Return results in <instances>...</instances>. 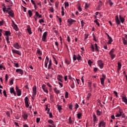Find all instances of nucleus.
<instances>
[{
    "mask_svg": "<svg viewBox=\"0 0 127 127\" xmlns=\"http://www.w3.org/2000/svg\"><path fill=\"white\" fill-rule=\"evenodd\" d=\"M79 108V105L77 103L75 104V109H78Z\"/></svg>",
    "mask_w": 127,
    "mask_h": 127,
    "instance_id": "nucleus-64",
    "label": "nucleus"
},
{
    "mask_svg": "<svg viewBox=\"0 0 127 127\" xmlns=\"http://www.w3.org/2000/svg\"><path fill=\"white\" fill-rule=\"evenodd\" d=\"M90 48L92 52H95V48H94V45H91Z\"/></svg>",
    "mask_w": 127,
    "mask_h": 127,
    "instance_id": "nucleus-41",
    "label": "nucleus"
},
{
    "mask_svg": "<svg viewBox=\"0 0 127 127\" xmlns=\"http://www.w3.org/2000/svg\"><path fill=\"white\" fill-rule=\"evenodd\" d=\"M101 7H102V3L99 4L98 5V7L96 8V10H99V9H100V8H101Z\"/></svg>",
    "mask_w": 127,
    "mask_h": 127,
    "instance_id": "nucleus-56",
    "label": "nucleus"
},
{
    "mask_svg": "<svg viewBox=\"0 0 127 127\" xmlns=\"http://www.w3.org/2000/svg\"><path fill=\"white\" fill-rule=\"evenodd\" d=\"M122 100L125 103V104L126 105H127V97H122Z\"/></svg>",
    "mask_w": 127,
    "mask_h": 127,
    "instance_id": "nucleus-30",
    "label": "nucleus"
},
{
    "mask_svg": "<svg viewBox=\"0 0 127 127\" xmlns=\"http://www.w3.org/2000/svg\"><path fill=\"white\" fill-rule=\"evenodd\" d=\"M124 113V112H123V110L122 109H119V113H118L115 117L116 118H120V117H121L122 115H123V114Z\"/></svg>",
    "mask_w": 127,
    "mask_h": 127,
    "instance_id": "nucleus-11",
    "label": "nucleus"
},
{
    "mask_svg": "<svg viewBox=\"0 0 127 127\" xmlns=\"http://www.w3.org/2000/svg\"><path fill=\"white\" fill-rule=\"evenodd\" d=\"M42 89H43L44 92H45V93H46V94H48V93H49V92H48V88H47L46 87V85L43 84L42 85Z\"/></svg>",
    "mask_w": 127,
    "mask_h": 127,
    "instance_id": "nucleus-9",
    "label": "nucleus"
},
{
    "mask_svg": "<svg viewBox=\"0 0 127 127\" xmlns=\"http://www.w3.org/2000/svg\"><path fill=\"white\" fill-rule=\"evenodd\" d=\"M80 23L81 24V27L83 28V27H84V26L85 25V22H84L83 20H81L80 21Z\"/></svg>",
    "mask_w": 127,
    "mask_h": 127,
    "instance_id": "nucleus-47",
    "label": "nucleus"
},
{
    "mask_svg": "<svg viewBox=\"0 0 127 127\" xmlns=\"http://www.w3.org/2000/svg\"><path fill=\"white\" fill-rule=\"evenodd\" d=\"M92 96V94L90 93H89L86 97L87 100H89L90 99V97Z\"/></svg>",
    "mask_w": 127,
    "mask_h": 127,
    "instance_id": "nucleus-46",
    "label": "nucleus"
},
{
    "mask_svg": "<svg viewBox=\"0 0 127 127\" xmlns=\"http://www.w3.org/2000/svg\"><path fill=\"white\" fill-rule=\"evenodd\" d=\"M16 73H19V74H20V75H21V76H22V75H23V74H24L23 70L20 68L16 69Z\"/></svg>",
    "mask_w": 127,
    "mask_h": 127,
    "instance_id": "nucleus-17",
    "label": "nucleus"
},
{
    "mask_svg": "<svg viewBox=\"0 0 127 127\" xmlns=\"http://www.w3.org/2000/svg\"><path fill=\"white\" fill-rule=\"evenodd\" d=\"M96 114H97V116H101L102 114V111H100V110H97L96 111Z\"/></svg>",
    "mask_w": 127,
    "mask_h": 127,
    "instance_id": "nucleus-31",
    "label": "nucleus"
},
{
    "mask_svg": "<svg viewBox=\"0 0 127 127\" xmlns=\"http://www.w3.org/2000/svg\"><path fill=\"white\" fill-rule=\"evenodd\" d=\"M121 68H122V64L121 63H118V70H121Z\"/></svg>",
    "mask_w": 127,
    "mask_h": 127,
    "instance_id": "nucleus-32",
    "label": "nucleus"
},
{
    "mask_svg": "<svg viewBox=\"0 0 127 127\" xmlns=\"http://www.w3.org/2000/svg\"><path fill=\"white\" fill-rule=\"evenodd\" d=\"M97 63L100 69H103L104 68V62H103L102 60H98Z\"/></svg>",
    "mask_w": 127,
    "mask_h": 127,
    "instance_id": "nucleus-5",
    "label": "nucleus"
},
{
    "mask_svg": "<svg viewBox=\"0 0 127 127\" xmlns=\"http://www.w3.org/2000/svg\"><path fill=\"white\" fill-rule=\"evenodd\" d=\"M93 122L94 124V127H95V124L98 123V120H97V116H96V115H93Z\"/></svg>",
    "mask_w": 127,
    "mask_h": 127,
    "instance_id": "nucleus-20",
    "label": "nucleus"
},
{
    "mask_svg": "<svg viewBox=\"0 0 127 127\" xmlns=\"http://www.w3.org/2000/svg\"><path fill=\"white\" fill-rule=\"evenodd\" d=\"M5 82H7V80H8V75H7V74H5Z\"/></svg>",
    "mask_w": 127,
    "mask_h": 127,
    "instance_id": "nucleus-55",
    "label": "nucleus"
},
{
    "mask_svg": "<svg viewBox=\"0 0 127 127\" xmlns=\"http://www.w3.org/2000/svg\"><path fill=\"white\" fill-rule=\"evenodd\" d=\"M31 3H32V4L34 5V7L35 8V7H36V4H35V2H34V0H31Z\"/></svg>",
    "mask_w": 127,
    "mask_h": 127,
    "instance_id": "nucleus-53",
    "label": "nucleus"
},
{
    "mask_svg": "<svg viewBox=\"0 0 127 127\" xmlns=\"http://www.w3.org/2000/svg\"><path fill=\"white\" fill-rule=\"evenodd\" d=\"M37 90L36 85H34L32 88V91H33L32 96H33V97H35V96H36V94H37V90Z\"/></svg>",
    "mask_w": 127,
    "mask_h": 127,
    "instance_id": "nucleus-6",
    "label": "nucleus"
},
{
    "mask_svg": "<svg viewBox=\"0 0 127 127\" xmlns=\"http://www.w3.org/2000/svg\"><path fill=\"white\" fill-rule=\"evenodd\" d=\"M28 13L29 14V17H31V16H32V11H31V10H29L28 11Z\"/></svg>",
    "mask_w": 127,
    "mask_h": 127,
    "instance_id": "nucleus-36",
    "label": "nucleus"
},
{
    "mask_svg": "<svg viewBox=\"0 0 127 127\" xmlns=\"http://www.w3.org/2000/svg\"><path fill=\"white\" fill-rule=\"evenodd\" d=\"M3 94L5 97H7V95H6V91L5 90H3Z\"/></svg>",
    "mask_w": 127,
    "mask_h": 127,
    "instance_id": "nucleus-60",
    "label": "nucleus"
},
{
    "mask_svg": "<svg viewBox=\"0 0 127 127\" xmlns=\"http://www.w3.org/2000/svg\"><path fill=\"white\" fill-rule=\"evenodd\" d=\"M12 27H13V29H14V30H15L16 31H17V30H18V27H17V25L16 24H14L13 25H11Z\"/></svg>",
    "mask_w": 127,
    "mask_h": 127,
    "instance_id": "nucleus-23",
    "label": "nucleus"
},
{
    "mask_svg": "<svg viewBox=\"0 0 127 127\" xmlns=\"http://www.w3.org/2000/svg\"><path fill=\"white\" fill-rule=\"evenodd\" d=\"M68 124L69 125H74V120H72L71 117H69Z\"/></svg>",
    "mask_w": 127,
    "mask_h": 127,
    "instance_id": "nucleus-22",
    "label": "nucleus"
},
{
    "mask_svg": "<svg viewBox=\"0 0 127 127\" xmlns=\"http://www.w3.org/2000/svg\"><path fill=\"white\" fill-rule=\"evenodd\" d=\"M58 110L60 112L62 110V106L61 105H58Z\"/></svg>",
    "mask_w": 127,
    "mask_h": 127,
    "instance_id": "nucleus-51",
    "label": "nucleus"
},
{
    "mask_svg": "<svg viewBox=\"0 0 127 127\" xmlns=\"http://www.w3.org/2000/svg\"><path fill=\"white\" fill-rule=\"evenodd\" d=\"M12 53L13 54H17V55H19V56H21V52H20V51H18L15 49H12Z\"/></svg>",
    "mask_w": 127,
    "mask_h": 127,
    "instance_id": "nucleus-7",
    "label": "nucleus"
},
{
    "mask_svg": "<svg viewBox=\"0 0 127 127\" xmlns=\"http://www.w3.org/2000/svg\"><path fill=\"white\" fill-rule=\"evenodd\" d=\"M110 57L111 58V60H113L115 58H116V54H113V55H110Z\"/></svg>",
    "mask_w": 127,
    "mask_h": 127,
    "instance_id": "nucleus-39",
    "label": "nucleus"
},
{
    "mask_svg": "<svg viewBox=\"0 0 127 127\" xmlns=\"http://www.w3.org/2000/svg\"><path fill=\"white\" fill-rule=\"evenodd\" d=\"M13 47L15 48V49H17V50L20 49L21 48V46L18 44V42H15L13 44Z\"/></svg>",
    "mask_w": 127,
    "mask_h": 127,
    "instance_id": "nucleus-1",
    "label": "nucleus"
},
{
    "mask_svg": "<svg viewBox=\"0 0 127 127\" xmlns=\"http://www.w3.org/2000/svg\"><path fill=\"white\" fill-rule=\"evenodd\" d=\"M76 22V21L75 20L72 19L71 18L68 19L67 21V23H68V24H69L70 26L72 25V24H73V23H74Z\"/></svg>",
    "mask_w": 127,
    "mask_h": 127,
    "instance_id": "nucleus-8",
    "label": "nucleus"
},
{
    "mask_svg": "<svg viewBox=\"0 0 127 127\" xmlns=\"http://www.w3.org/2000/svg\"><path fill=\"white\" fill-rule=\"evenodd\" d=\"M65 98L67 99L68 98V92L66 91L65 94Z\"/></svg>",
    "mask_w": 127,
    "mask_h": 127,
    "instance_id": "nucleus-63",
    "label": "nucleus"
},
{
    "mask_svg": "<svg viewBox=\"0 0 127 127\" xmlns=\"http://www.w3.org/2000/svg\"><path fill=\"white\" fill-rule=\"evenodd\" d=\"M52 65V60H51V59H50L49 60V65H48V69H51V66Z\"/></svg>",
    "mask_w": 127,
    "mask_h": 127,
    "instance_id": "nucleus-24",
    "label": "nucleus"
},
{
    "mask_svg": "<svg viewBox=\"0 0 127 127\" xmlns=\"http://www.w3.org/2000/svg\"><path fill=\"white\" fill-rule=\"evenodd\" d=\"M108 2H109L110 6H112L113 4H114V3L112 1V0H109Z\"/></svg>",
    "mask_w": 127,
    "mask_h": 127,
    "instance_id": "nucleus-48",
    "label": "nucleus"
},
{
    "mask_svg": "<svg viewBox=\"0 0 127 127\" xmlns=\"http://www.w3.org/2000/svg\"><path fill=\"white\" fill-rule=\"evenodd\" d=\"M3 23H4V20L1 19L0 20V26H2L3 25Z\"/></svg>",
    "mask_w": 127,
    "mask_h": 127,
    "instance_id": "nucleus-40",
    "label": "nucleus"
},
{
    "mask_svg": "<svg viewBox=\"0 0 127 127\" xmlns=\"http://www.w3.org/2000/svg\"><path fill=\"white\" fill-rule=\"evenodd\" d=\"M78 10L80 12L82 11V7H81V6H78Z\"/></svg>",
    "mask_w": 127,
    "mask_h": 127,
    "instance_id": "nucleus-62",
    "label": "nucleus"
},
{
    "mask_svg": "<svg viewBox=\"0 0 127 127\" xmlns=\"http://www.w3.org/2000/svg\"><path fill=\"white\" fill-rule=\"evenodd\" d=\"M55 45L57 46V48L58 49V51H59V44L58 42H55Z\"/></svg>",
    "mask_w": 127,
    "mask_h": 127,
    "instance_id": "nucleus-44",
    "label": "nucleus"
},
{
    "mask_svg": "<svg viewBox=\"0 0 127 127\" xmlns=\"http://www.w3.org/2000/svg\"><path fill=\"white\" fill-rule=\"evenodd\" d=\"M48 123L52 126H54V121L51 119L48 120Z\"/></svg>",
    "mask_w": 127,
    "mask_h": 127,
    "instance_id": "nucleus-27",
    "label": "nucleus"
},
{
    "mask_svg": "<svg viewBox=\"0 0 127 127\" xmlns=\"http://www.w3.org/2000/svg\"><path fill=\"white\" fill-rule=\"evenodd\" d=\"M16 92L17 93V95L19 97V96H21V90L18 88L17 86H16Z\"/></svg>",
    "mask_w": 127,
    "mask_h": 127,
    "instance_id": "nucleus-10",
    "label": "nucleus"
},
{
    "mask_svg": "<svg viewBox=\"0 0 127 127\" xmlns=\"http://www.w3.org/2000/svg\"><path fill=\"white\" fill-rule=\"evenodd\" d=\"M123 43L124 45H127V39L122 37Z\"/></svg>",
    "mask_w": 127,
    "mask_h": 127,
    "instance_id": "nucleus-25",
    "label": "nucleus"
},
{
    "mask_svg": "<svg viewBox=\"0 0 127 127\" xmlns=\"http://www.w3.org/2000/svg\"><path fill=\"white\" fill-rule=\"evenodd\" d=\"M54 91L56 94H59L60 93V90L57 89V87H55L54 88Z\"/></svg>",
    "mask_w": 127,
    "mask_h": 127,
    "instance_id": "nucleus-28",
    "label": "nucleus"
},
{
    "mask_svg": "<svg viewBox=\"0 0 127 127\" xmlns=\"http://www.w3.org/2000/svg\"><path fill=\"white\" fill-rule=\"evenodd\" d=\"M5 35L6 36H10V31H5Z\"/></svg>",
    "mask_w": 127,
    "mask_h": 127,
    "instance_id": "nucleus-29",
    "label": "nucleus"
},
{
    "mask_svg": "<svg viewBox=\"0 0 127 127\" xmlns=\"http://www.w3.org/2000/svg\"><path fill=\"white\" fill-rule=\"evenodd\" d=\"M94 23H96L97 24V25H98V26H100V23H99V22H98V20H95L94 21Z\"/></svg>",
    "mask_w": 127,
    "mask_h": 127,
    "instance_id": "nucleus-43",
    "label": "nucleus"
},
{
    "mask_svg": "<svg viewBox=\"0 0 127 127\" xmlns=\"http://www.w3.org/2000/svg\"><path fill=\"white\" fill-rule=\"evenodd\" d=\"M64 5H65V6H69V2H64Z\"/></svg>",
    "mask_w": 127,
    "mask_h": 127,
    "instance_id": "nucleus-61",
    "label": "nucleus"
},
{
    "mask_svg": "<svg viewBox=\"0 0 127 127\" xmlns=\"http://www.w3.org/2000/svg\"><path fill=\"white\" fill-rule=\"evenodd\" d=\"M23 119L24 120H26L27 119V118H28V115H27V113H24L22 116Z\"/></svg>",
    "mask_w": 127,
    "mask_h": 127,
    "instance_id": "nucleus-21",
    "label": "nucleus"
},
{
    "mask_svg": "<svg viewBox=\"0 0 127 127\" xmlns=\"http://www.w3.org/2000/svg\"><path fill=\"white\" fill-rule=\"evenodd\" d=\"M10 94H13L15 96H16V93L15 92V91H14V88H13V87H10Z\"/></svg>",
    "mask_w": 127,
    "mask_h": 127,
    "instance_id": "nucleus-14",
    "label": "nucleus"
},
{
    "mask_svg": "<svg viewBox=\"0 0 127 127\" xmlns=\"http://www.w3.org/2000/svg\"><path fill=\"white\" fill-rule=\"evenodd\" d=\"M102 78H100V82H101V85H102V86H105V79H106V74L103 73L102 75Z\"/></svg>",
    "mask_w": 127,
    "mask_h": 127,
    "instance_id": "nucleus-2",
    "label": "nucleus"
},
{
    "mask_svg": "<svg viewBox=\"0 0 127 127\" xmlns=\"http://www.w3.org/2000/svg\"><path fill=\"white\" fill-rule=\"evenodd\" d=\"M101 127H106V123L104 121H101Z\"/></svg>",
    "mask_w": 127,
    "mask_h": 127,
    "instance_id": "nucleus-42",
    "label": "nucleus"
},
{
    "mask_svg": "<svg viewBox=\"0 0 127 127\" xmlns=\"http://www.w3.org/2000/svg\"><path fill=\"white\" fill-rule=\"evenodd\" d=\"M37 54H39V55H42V52H41V50H40V49H37Z\"/></svg>",
    "mask_w": 127,
    "mask_h": 127,
    "instance_id": "nucleus-33",
    "label": "nucleus"
},
{
    "mask_svg": "<svg viewBox=\"0 0 127 127\" xmlns=\"http://www.w3.org/2000/svg\"><path fill=\"white\" fill-rule=\"evenodd\" d=\"M109 41L108 43V44H112V42H113V39H112V37L108 38Z\"/></svg>",
    "mask_w": 127,
    "mask_h": 127,
    "instance_id": "nucleus-34",
    "label": "nucleus"
},
{
    "mask_svg": "<svg viewBox=\"0 0 127 127\" xmlns=\"http://www.w3.org/2000/svg\"><path fill=\"white\" fill-rule=\"evenodd\" d=\"M97 71H98V68L94 67L93 69V71L94 72V73H96Z\"/></svg>",
    "mask_w": 127,
    "mask_h": 127,
    "instance_id": "nucleus-59",
    "label": "nucleus"
},
{
    "mask_svg": "<svg viewBox=\"0 0 127 127\" xmlns=\"http://www.w3.org/2000/svg\"><path fill=\"white\" fill-rule=\"evenodd\" d=\"M119 19L122 23H124V22H125V18L121 15L119 16Z\"/></svg>",
    "mask_w": 127,
    "mask_h": 127,
    "instance_id": "nucleus-26",
    "label": "nucleus"
},
{
    "mask_svg": "<svg viewBox=\"0 0 127 127\" xmlns=\"http://www.w3.org/2000/svg\"><path fill=\"white\" fill-rule=\"evenodd\" d=\"M48 62H49V58H48V56H47L46 57V60L45 62V67H46V68H47V65L48 64Z\"/></svg>",
    "mask_w": 127,
    "mask_h": 127,
    "instance_id": "nucleus-18",
    "label": "nucleus"
},
{
    "mask_svg": "<svg viewBox=\"0 0 127 127\" xmlns=\"http://www.w3.org/2000/svg\"><path fill=\"white\" fill-rule=\"evenodd\" d=\"M24 101L26 108H28V107H29V104H28V97H26L24 99Z\"/></svg>",
    "mask_w": 127,
    "mask_h": 127,
    "instance_id": "nucleus-12",
    "label": "nucleus"
},
{
    "mask_svg": "<svg viewBox=\"0 0 127 127\" xmlns=\"http://www.w3.org/2000/svg\"><path fill=\"white\" fill-rule=\"evenodd\" d=\"M81 117H82V113H78L77 114V119H78V120H80V119H81Z\"/></svg>",
    "mask_w": 127,
    "mask_h": 127,
    "instance_id": "nucleus-35",
    "label": "nucleus"
},
{
    "mask_svg": "<svg viewBox=\"0 0 127 127\" xmlns=\"http://www.w3.org/2000/svg\"><path fill=\"white\" fill-rule=\"evenodd\" d=\"M71 89H74V88H75V83L74 82V81L72 82V84L70 86Z\"/></svg>",
    "mask_w": 127,
    "mask_h": 127,
    "instance_id": "nucleus-49",
    "label": "nucleus"
},
{
    "mask_svg": "<svg viewBox=\"0 0 127 127\" xmlns=\"http://www.w3.org/2000/svg\"><path fill=\"white\" fill-rule=\"evenodd\" d=\"M114 52H115V49H112L109 52V55H113L114 54Z\"/></svg>",
    "mask_w": 127,
    "mask_h": 127,
    "instance_id": "nucleus-37",
    "label": "nucleus"
},
{
    "mask_svg": "<svg viewBox=\"0 0 127 127\" xmlns=\"http://www.w3.org/2000/svg\"><path fill=\"white\" fill-rule=\"evenodd\" d=\"M84 36H85V38H84L85 40H86V39H88V37L89 36L88 34H85Z\"/></svg>",
    "mask_w": 127,
    "mask_h": 127,
    "instance_id": "nucleus-58",
    "label": "nucleus"
},
{
    "mask_svg": "<svg viewBox=\"0 0 127 127\" xmlns=\"http://www.w3.org/2000/svg\"><path fill=\"white\" fill-rule=\"evenodd\" d=\"M115 21L117 25H120V24H121V21H120V19H119V16L117 15L116 16Z\"/></svg>",
    "mask_w": 127,
    "mask_h": 127,
    "instance_id": "nucleus-16",
    "label": "nucleus"
},
{
    "mask_svg": "<svg viewBox=\"0 0 127 127\" xmlns=\"http://www.w3.org/2000/svg\"><path fill=\"white\" fill-rule=\"evenodd\" d=\"M2 6H3L2 8V10L3 12H7L8 13V10L7 9H6V7H5V4L3 3L2 5Z\"/></svg>",
    "mask_w": 127,
    "mask_h": 127,
    "instance_id": "nucleus-19",
    "label": "nucleus"
},
{
    "mask_svg": "<svg viewBox=\"0 0 127 127\" xmlns=\"http://www.w3.org/2000/svg\"><path fill=\"white\" fill-rule=\"evenodd\" d=\"M65 64H67V65H69L70 64V61H69V60L65 59Z\"/></svg>",
    "mask_w": 127,
    "mask_h": 127,
    "instance_id": "nucleus-45",
    "label": "nucleus"
},
{
    "mask_svg": "<svg viewBox=\"0 0 127 127\" xmlns=\"http://www.w3.org/2000/svg\"><path fill=\"white\" fill-rule=\"evenodd\" d=\"M78 57L76 56V55L74 54L73 55V61H76V60H77L78 61H80V60H82L81 56H80V54H78L77 55Z\"/></svg>",
    "mask_w": 127,
    "mask_h": 127,
    "instance_id": "nucleus-3",
    "label": "nucleus"
},
{
    "mask_svg": "<svg viewBox=\"0 0 127 127\" xmlns=\"http://www.w3.org/2000/svg\"><path fill=\"white\" fill-rule=\"evenodd\" d=\"M46 85H47V86H48V87H49V88H50L51 89V88H52V85H51L49 82H47Z\"/></svg>",
    "mask_w": 127,
    "mask_h": 127,
    "instance_id": "nucleus-57",
    "label": "nucleus"
},
{
    "mask_svg": "<svg viewBox=\"0 0 127 127\" xmlns=\"http://www.w3.org/2000/svg\"><path fill=\"white\" fill-rule=\"evenodd\" d=\"M66 40H67V41L69 43H70V42H71V40L70 39V36H67Z\"/></svg>",
    "mask_w": 127,
    "mask_h": 127,
    "instance_id": "nucleus-52",
    "label": "nucleus"
},
{
    "mask_svg": "<svg viewBox=\"0 0 127 127\" xmlns=\"http://www.w3.org/2000/svg\"><path fill=\"white\" fill-rule=\"evenodd\" d=\"M8 14H9V16L11 17H14V13L13 12V10L12 9H10L8 12Z\"/></svg>",
    "mask_w": 127,
    "mask_h": 127,
    "instance_id": "nucleus-13",
    "label": "nucleus"
},
{
    "mask_svg": "<svg viewBox=\"0 0 127 127\" xmlns=\"http://www.w3.org/2000/svg\"><path fill=\"white\" fill-rule=\"evenodd\" d=\"M88 64L89 66H91L92 64H93V62H92V61H91V60H88Z\"/></svg>",
    "mask_w": 127,
    "mask_h": 127,
    "instance_id": "nucleus-38",
    "label": "nucleus"
},
{
    "mask_svg": "<svg viewBox=\"0 0 127 127\" xmlns=\"http://www.w3.org/2000/svg\"><path fill=\"white\" fill-rule=\"evenodd\" d=\"M27 31H28L29 34H32V32L31 31V28L30 27V25H28L27 26Z\"/></svg>",
    "mask_w": 127,
    "mask_h": 127,
    "instance_id": "nucleus-15",
    "label": "nucleus"
},
{
    "mask_svg": "<svg viewBox=\"0 0 127 127\" xmlns=\"http://www.w3.org/2000/svg\"><path fill=\"white\" fill-rule=\"evenodd\" d=\"M88 87H89V88H91L92 87V82L88 81Z\"/></svg>",
    "mask_w": 127,
    "mask_h": 127,
    "instance_id": "nucleus-54",
    "label": "nucleus"
},
{
    "mask_svg": "<svg viewBox=\"0 0 127 127\" xmlns=\"http://www.w3.org/2000/svg\"><path fill=\"white\" fill-rule=\"evenodd\" d=\"M42 40L44 42H46L47 41V32H45L42 36Z\"/></svg>",
    "mask_w": 127,
    "mask_h": 127,
    "instance_id": "nucleus-4",
    "label": "nucleus"
},
{
    "mask_svg": "<svg viewBox=\"0 0 127 127\" xmlns=\"http://www.w3.org/2000/svg\"><path fill=\"white\" fill-rule=\"evenodd\" d=\"M90 6V3H85V8H88Z\"/></svg>",
    "mask_w": 127,
    "mask_h": 127,
    "instance_id": "nucleus-50",
    "label": "nucleus"
}]
</instances>
